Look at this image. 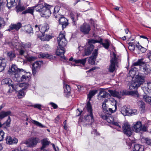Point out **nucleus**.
<instances>
[{"instance_id": "f03ea898", "label": "nucleus", "mask_w": 151, "mask_h": 151, "mask_svg": "<svg viewBox=\"0 0 151 151\" xmlns=\"http://www.w3.org/2000/svg\"><path fill=\"white\" fill-rule=\"evenodd\" d=\"M120 60L119 55H117L114 52H113L112 55L111 56L110 64L108 70L111 73L114 72L117 66L118 63Z\"/></svg>"}, {"instance_id": "5701e85b", "label": "nucleus", "mask_w": 151, "mask_h": 151, "mask_svg": "<svg viewBox=\"0 0 151 151\" xmlns=\"http://www.w3.org/2000/svg\"><path fill=\"white\" fill-rule=\"evenodd\" d=\"M109 92L112 96L116 97L118 98H121L122 95L123 94L122 92H119L115 91L109 90Z\"/></svg>"}, {"instance_id": "774afa93", "label": "nucleus", "mask_w": 151, "mask_h": 151, "mask_svg": "<svg viewBox=\"0 0 151 151\" xmlns=\"http://www.w3.org/2000/svg\"><path fill=\"white\" fill-rule=\"evenodd\" d=\"M60 7L59 6H55L54 8L53 14H54V13H58L59 10H60Z\"/></svg>"}, {"instance_id": "423d86ee", "label": "nucleus", "mask_w": 151, "mask_h": 151, "mask_svg": "<svg viewBox=\"0 0 151 151\" xmlns=\"http://www.w3.org/2000/svg\"><path fill=\"white\" fill-rule=\"evenodd\" d=\"M8 72L10 75H14L15 78L16 74H17L18 75H22V73H25V72L24 70L18 69L16 65H12L11 68L9 70Z\"/></svg>"}, {"instance_id": "69168bd1", "label": "nucleus", "mask_w": 151, "mask_h": 151, "mask_svg": "<svg viewBox=\"0 0 151 151\" xmlns=\"http://www.w3.org/2000/svg\"><path fill=\"white\" fill-rule=\"evenodd\" d=\"M27 61L31 62L34 60H35L37 58L35 57H33L32 56L28 57L27 58Z\"/></svg>"}, {"instance_id": "dca6fc26", "label": "nucleus", "mask_w": 151, "mask_h": 151, "mask_svg": "<svg viewBox=\"0 0 151 151\" xmlns=\"http://www.w3.org/2000/svg\"><path fill=\"white\" fill-rule=\"evenodd\" d=\"M22 27V24L20 22H18L16 24H11L9 26V28L7 30L10 31L13 29H15L16 30H18Z\"/></svg>"}, {"instance_id": "20e7f679", "label": "nucleus", "mask_w": 151, "mask_h": 151, "mask_svg": "<svg viewBox=\"0 0 151 151\" xmlns=\"http://www.w3.org/2000/svg\"><path fill=\"white\" fill-rule=\"evenodd\" d=\"M22 75H16V78L14 80L18 82L25 81L26 82H29L31 79V75L29 73H26L23 74V73H21Z\"/></svg>"}, {"instance_id": "a878e982", "label": "nucleus", "mask_w": 151, "mask_h": 151, "mask_svg": "<svg viewBox=\"0 0 151 151\" xmlns=\"http://www.w3.org/2000/svg\"><path fill=\"white\" fill-rule=\"evenodd\" d=\"M130 109L127 108L126 106H123L121 109V112L124 116L128 115L129 114V110Z\"/></svg>"}, {"instance_id": "09e8293b", "label": "nucleus", "mask_w": 151, "mask_h": 151, "mask_svg": "<svg viewBox=\"0 0 151 151\" xmlns=\"http://www.w3.org/2000/svg\"><path fill=\"white\" fill-rule=\"evenodd\" d=\"M25 95L23 90H20L18 92V96L19 99H21Z\"/></svg>"}, {"instance_id": "ea45409f", "label": "nucleus", "mask_w": 151, "mask_h": 151, "mask_svg": "<svg viewBox=\"0 0 151 151\" xmlns=\"http://www.w3.org/2000/svg\"><path fill=\"white\" fill-rule=\"evenodd\" d=\"M106 49H108L109 46V42L108 40H106L104 41V42H102H102L100 43Z\"/></svg>"}, {"instance_id": "a19ab883", "label": "nucleus", "mask_w": 151, "mask_h": 151, "mask_svg": "<svg viewBox=\"0 0 151 151\" xmlns=\"http://www.w3.org/2000/svg\"><path fill=\"white\" fill-rule=\"evenodd\" d=\"M102 42V39H101V40L99 41L98 40H96L93 39H91L89 40L88 41V44L87 45L89 46L91 45H92V44H94L95 43L97 42H99V43H101Z\"/></svg>"}, {"instance_id": "4c0bfd02", "label": "nucleus", "mask_w": 151, "mask_h": 151, "mask_svg": "<svg viewBox=\"0 0 151 151\" xmlns=\"http://www.w3.org/2000/svg\"><path fill=\"white\" fill-rule=\"evenodd\" d=\"M87 58L81 59H75L73 60V61L76 63H80L83 65H84L86 63Z\"/></svg>"}, {"instance_id": "9b49d317", "label": "nucleus", "mask_w": 151, "mask_h": 151, "mask_svg": "<svg viewBox=\"0 0 151 151\" xmlns=\"http://www.w3.org/2000/svg\"><path fill=\"white\" fill-rule=\"evenodd\" d=\"M91 30L90 26L88 24L84 23L80 27V30L84 34H88Z\"/></svg>"}, {"instance_id": "a18cd8bd", "label": "nucleus", "mask_w": 151, "mask_h": 151, "mask_svg": "<svg viewBox=\"0 0 151 151\" xmlns=\"http://www.w3.org/2000/svg\"><path fill=\"white\" fill-rule=\"evenodd\" d=\"M98 49H95L92 54V55L91 56V58L95 59H96L98 54Z\"/></svg>"}, {"instance_id": "2f4dec72", "label": "nucleus", "mask_w": 151, "mask_h": 151, "mask_svg": "<svg viewBox=\"0 0 151 151\" xmlns=\"http://www.w3.org/2000/svg\"><path fill=\"white\" fill-rule=\"evenodd\" d=\"M6 6L9 9L13 6L15 3V0H6Z\"/></svg>"}, {"instance_id": "c03bdc74", "label": "nucleus", "mask_w": 151, "mask_h": 151, "mask_svg": "<svg viewBox=\"0 0 151 151\" xmlns=\"http://www.w3.org/2000/svg\"><path fill=\"white\" fill-rule=\"evenodd\" d=\"M40 31L41 33H44L45 32L47 31L49 29V28L46 25L44 26H42L41 25V27H40Z\"/></svg>"}, {"instance_id": "6ab92c4d", "label": "nucleus", "mask_w": 151, "mask_h": 151, "mask_svg": "<svg viewBox=\"0 0 151 151\" xmlns=\"http://www.w3.org/2000/svg\"><path fill=\"white\" fill-rule=\"evenodd\" d=\"M39 57L42 58H47L52 61L55 59V57L51 55L48 54L41 53L39 55Z\"/></svg>"}, {"instance_id": "bf43d9fd", "label": "nucleus", "mask_w": 151, "mask_h": 151, "mask_svg": "<svg viewBox=\"0 0 151 151\" xmlns=\"http://www.w3.org/2000/svg\"><path fill=\"white\" fill-rule=\"evenodd\" d=\"M64 91L65 93H69L70 91V88L69 85L66 84L64 86Z\"/></svg>"}, {"instance_id": "5fc2aeb1", "label": "nucleus", "mask_w": 151, "mask_h": 151, "mask_svg": "<svg viewBox=\"0 0 151 151\" xmlns=\"http://www.w3.org/2000/svg\"><path fill=\"white\" fill-rule=\"evenodd\" d=\"M86 108L89 112V113H90L91 112V113H92V111L91 106L90 102H88L87 103L86 105Z\"/></svg>"}, {"instance_id": "49530a36", "label": "nucleus", "mask_w": 151, "mask_h": 151, "mask_svg": "<svg viewBox=\"0 0 151 151\" xmlns=\"http://www.w3.org/2000/svg\"><path fill=\"white\" fill-rule=\"evenodd\" d=\"M142 140L148 145H151V139L149 138H143Z\"/></svg>"}, {"instance_id": "ddd939ff", "label": "nucleus", "mask_w": 151, "mask_h": 151, "mask_svg": "<svg viewBox=\"0 0 151 151\" xmlns=\"http://www.w3.org/2000/svg\"><path fill=\"white\" fill-rule=\"evenodd\" d=\"M140 70L144 72V74L146 75L150 73L151 71L150 65L147 64H144L142 65L141 67Z\"/></svg>"}, {"instance_id": "39448f33", "label": "nucleus", "mask_w": 151, "mask_h": 151, "mask_svg": "<svg viewBox=\"0 0 151 151\" xmlns=\"http://www.w3.org/2000/svg\"><path fill=\"white\" fill-rule=\"evenodd\" d=\"M133 129L136 132H146L147 130V127L145 125H142L141 122L137 121L134 124Z\"/></svg>"}, {"instance_id": "680f3d73", "label": "nucleus", "mask_w": 151, "mask_h": 151, "mask_svg": "<svg viewBox=\"0 0 151 151\" xmlns=\"http://www.w3.org/2000/svg\"><path fill=\"white\" fill-rule=\"evenodd\" d=\"M10 117L9 116L8 119L7 120L6 122L4 124V125L5 126V128L8 127L9 126V124H10Z\"/></svg>"}, {"instance_id": "1a4fd4ad", "label": "nucleus", "mask_w": 151, "mask_h": 151, "mask_svg": "<svg viewBox=\"0 0 151 151\" xmlns=\"http://www.w3.org/2000/svg\"><path fill=\"white\" fill-rule=\"evenodd\" d=\"M42 63V61H37L35 62L32 64V73L33 75L36 74L38 70L40 68Z\"/></svg>"}, {"instance_id": "72a5a7b5", "label": "nucleus", "mask_w": 151, "mask_h": 151, "mask_svg": "<svg viewBox=\"0 0 151 151\" xmlns=\"http://www.w3.org/2000/svg\"><path fill=\"white\" fill-rule=\"evenodd\" d=\"M129 94L135 97H139V94L136 91H130L127 92V93H124V94Z\"/></svg>"}, {"instance_id": "de8ad7c7", "label": "nucleus", "mask_w": 151, "mask_h": 151, "mask_svg": "<svg viewBox=\"0 0 151 151\" xmlns=\"http://www.w3.org/2000/svg\"><path fill=\"white\" fill-rule=\"evenodd\" d=\"M147 89L146 90V88L144 90V92L146 93V91H147V93H151V82H149L147 83Z\"/></svg>"}, {"instance_id": "6e6d98bb", "label": "nucleus", "mask_w": 151, "mask_h": 151, "mask_svg": "<svg viewBox=\"0 0 151 151\" xmlns=\"http://www.w3.org/2000/svg\"><path fill=\"white\" fill-rule=\"evenodd\" d=\"M106 121L108 123L112 124L114 121V119L113 116H108L107 118V119Z\"/></svg>"}, {"instance_id": "4be33fe9", "label": "nucleus", "mask_w": 151, "mask_h": 151, "mask_svg": "<svg viewBox=\"0 0 151 151\" xmlns=\"http://www.w3.org/2000/svg\"><path fill=\"white\" fill-rule=\"evenodd\" d=\"M87 49L85 50V55L83 56H88L91 54L92 51L94 48V46L93 45H91L88 46L87 45Z\"/></svg>"}, {"instance_id": "58836bf2", "label": "nucleus", "mask_w": 151, "mask_h": 151, "mask_svg": "<svg viewBox=\"0 0 151 151\" xmlns=\"http://www.w3.org/2000/svg\"><path fill=\"white\" fill-rule=\"evenodd\" d=\"M30 121L33 124H35V125L39 127H40L41 128H44L45 127L42 124L40 123L38 121H36L33 120L32 119H31L30 120Z\"/></svg>"}, {"instance_id": "f257e3e1", "label": "nucleus", "mask_w": 151, "mask_h": 151, "mask_svg": "<svg viewBox=\"0 0 151 151\" xmlns=\"http://www.w3.org/2000/svg\"><path fill=\"white\" fill-rule=\"evenodd\" d=\"M52 7V6L44 2H40L37 6H35V10L39 12L42 17H49L51 14L50 10Z\"/></svg>"}, {"instance_id": "e433bc0d", "label": "nucleus", "mask_w": 151, "mask_h": 151, "mask_svg": "<svg viewBox=\"0 0 151 151\" xmlns=\"http://www.w3.org/2000/svg\"><path fill=\"white\" fill-rule=\"evenodd\" d=\"M7 54L11 60L16 57V54L14 51L7 52Z\"/></svg>"}, {"instance_id": "13d9d810", "label": "nucleus", "mask_w": 151, "mask_h": 151, "mask_svg": "<svg viewBox=\"0 0 151 151\" xmlns=\"http://www.w3.org/2000/svg\"><path fill=\"white\" fill-rule=\"evenodd\" d=\"M135 73V72L134 70V69L133 70H131L129 71V75L130 76L132 77V79L136 75Z\"/></svg>"}, {"instance_id": "3c124183", "label": "nucleus", "mask_w": 151, "mask_h": 151, "mask_svg": "<svg viewBox=\"0 0 151 151\" xmlns=\"http://www.w3.org/2000/svg\"><path fill=\"white\" fill-rule=\"evenodd\" d=\"M129 112V116H132L133 115H135L137 114L138 113L137 110L135 109L133 110L130 109Z\"/></svg>"}, {"instance_id": "6e6552de", "label": "nucleus", "mask_w": 151, "mask_h": 151, "mask_svg": "<svg viewBox=\"0 0 151 151\" xmlns=\"http://www.w3.org/2000/svg\"><path fill=\"white\" fill-rule=\"evenodd\" d=\"M122 130L124 133L128 136L132 134V130L130 125L128 123H125L122 125Z\"/></svg>"}, {"instance_id": "cd10ccee", "label": "nucleus", "mask_w": 151, "mask_h": 151, "mask_svg": "<svg viewBox=\"0 0 151 151\" xmlns=\"http://www.w3.org/2000/svg\"><path fill=\"white\" fill-rule=\"evenodd\" d=\"M10 111H2L0 112V119H2L4 117L11 114Z\"/></svg>"}, {"instance_id": "9d476101", "label": "nucleus", "mask_w": 151, "mask_h": 151, "mask_svg": "<svg viewBox=\"0 0 151 151\" xmlns=\"http://www.w3.org/2000/svg\"><path fill=\"white\" fill-rule=\"evenodd\" d=\"M40 142L39 138L37 137L32 138L28 140L26 142L29 147H33Z\"/></svg>"}, {"instance_id": "2eb2a0df", "label": "nucleus", "mask_w": 151, "mask_h": 151, "mask_svg": "<svg viewBox=\"0 0 151 151\" xmlns=\"http://www.w3.org/2000/svg\"><path fill=\"white\" fill-rule=\"evenodd\" d=\"M2 85L6 84L9 86H11L12 88V90L15 89L14 86L12 83L11 79L9 78H6L2 80L1 82Z\"/></svg>"}, {"instance_id": "7ed1b4c3", "label": "nucleus", "mask_w": 151, "mask_h": 151, "mask_svg": "<svg viewBox=\"0 0 151 151\" xmlns=\"http://www.w3.org/2000/svg\"><path fill=\"white\" fill-rule=\"evenodd\" d=\"M144 80V78L143 76L139 74L136 75L132 79L130 88L133 87L134 88H137L143 83Z\"/></svg>"}, {"instance_id": "f3484780", "label": "nucleus", "mask_w": 151, "mask_h": 151, "mask_svg": "<svg viewBox=\"0 0 151 151\" xmlns=\"http://www.w3.org/2000/svg\"><path fill=\"white\" fill-rule=\"evenodd\" d=\"M58 20L60 24L62 25V29H63L68 25V20L65 18L62 17Z\"/></svg>"}, {"instance_id": "79ce46f5", "label": "nucleus", "mask_w": 151, "mask_h": 151, "mask_svg": "<svg viewBox=\"0 0 151 151\" xmlns=\"http://www.w3.org/2000/svg\"><path fill=\"white\" fill-rule=\"evenodd\" d=\"M136 46L139 50H140V51L143 53L145 52L146 51V49L140 45L138 42L136 45Z\"/></svg>"}, {"instance_id": "7c9ffc66", "label": "nucleus", "mask_w": 151, "mask_h": 151, "mask_svg": "<svg viewBox=\"0 0 151 151\" xmlns=\"http://www.w3.org/2000/svg\"><path fill=\"white\" fill-rule=\"evenodd\" d=\"M16 8L17 12L22 11L25 9V7L22 5L20 1L18 2Z\"/></svg>"}, {"instance_id": "c85d7f7f", "label": "nucleus", "mask_w": 151, "mask_h": 151, "mask_svg": "<svg viewBox=\"0 0 151 151\" xmlns=\"http://www.w3.org/2000/svg\"><path fill=\"white\" fill-rule=\"evenodd\" d=\"M24 29L25 32L27 33H31L33 32V29L31 26L30 25H27L24 26Z\"/></svg>"}, {"instance_id": "b1692460", "label": "nucleus", "mask_w": 151, "mask_h": 151, "mask_svg": "<svg viewBox=\"0 0 151 151\" xmlns=\"http://www.w3.org/2000/svg\"><path fill=\"white\" fill-rule=\"evenodd\" d=\"M19 45V46L18 51L19 55H24V53L26 52L27 50L19 43H17L16 45Z\"/></svg>"}, {"instance_id": "0e129e2a", "label": "nucleus", "mask_w": 151, "mask_h": 151, "mask_svg": "<svg viewBox=\"0 0 151 151\" xmlns=\"http://www.w3.org/2000/svg\"><path fill=\"white\" fill-rule=\"evenodd\" d=\"M4 133L2 130L0 131V141H2L4 138Z\"/></svg>"}, {"instance_id": "864d4df0", "label": "nucleus", "mask_w": 151, "mask_h": 151, "mask_svg": "<svg viewBox=\"0 0 151 151\" xmlns=\"http://www.w3.org/2000/svg\"><path fill=\"white\" fill-rule=\"evenodd\" d=\"M129 49L131 51H133L134 50L135 46L133 43L129 42Z\"/></svg>"}, {"instance_id": "f8f14e48", "label": "nucleus", "mask_w": 151, "mask_h": 151, "mask_svg": "<svg viewBox=\"0 0 151 151\" xmlns=\"http://www.w3.org/2000/svg\"><path fill=\"white\" fill-rule=\"evenodd\" d=\"M38 37L42 40L49 41L52 39V36L50 34H45L44 33H39L38 35Z\"/></svg>"}, {"instance_id": "412c9836", "label": "nucleus", "mask_w": 151, "mask_h": 151, "mask_svg": "<svg viewBox=\"0 0 151 151\" xmlns=\"http://www.w3.org/2000/svg\"><path fill=\"white\" fill-rule=\"evenodd\" d=\"M18 140L16 138H12L10 136H7L6 139V143L9 145H12L14 143H16Z\"/></svg>"}, {"instance_id": "8fccbe9b", "label": "nucleus", "mask_w": 151, "mask_h": 151, "mask_svg": "<svg viewBox=\"0 0 151 151\" xmlns=\"http://www.w3.org/2000/svg\"><path fill=\"white\" fill-rule=\"evenodd\" d=\"M143 99L146 102L151 103V97L147 95L144 96Z\"/></svg>"}, {"instance_id": "c756f323", "label": "nucleus", "mask_w": 151, "mask_h": 151, "mask_svg": "<svg viewBox=\"0 0 151 151\" xmlns=\"http://www.w3.org/2000/svg\"><path fill=\"white\" fill-rule=\"evenodd\" d=\"M144 147L139 144L135 145L133 150V151H144Z\"/></svg>"}, {"instance_id": "f704fd0d", "label": "nucleus", "mask_w": 151, "mask_h": 151, "mask_svg": "<svg viewBox=\"0 0 151 151\" xmlns=\"http://www.w3.org/2000/svg\"><path fill=\"white\" fill-rule=\"evenodd\" d=\"M143 59L142 58L139 59L136 62L133 63V65L135 66L139 65L141 67L142 65L144 63V62L143 61Z\"/></svg>"}, {"instance_id": "473e14b6", "label": "nucleus", "mask_w": 151, "mask_h": 151, "mask_svg": "<svg viewBox=\"0 0 151 151\" xmlns=\"http://www.w3.org/2000/svg\"><path fill=\"white\" fill-rule=\"evenodd\" d=\"M34 10H35V6L30 8L29 7L28 9L23 12L22 13V14H25L27 13H30L33 15Z\"/></svg>"}, {"instance_id": "4468645a", "label": "nucleus", "mask_w": 151, "mask_h": 151, "mask_svg": "<svg viewBox=\"0 0 151 151\" xmlns=\"http://www.w3.org/2000/svg\"><path fill=\"white\" fill-rule=\"evenodd\" d=\"M65 52L64 48L59 47L57 50L56 53L57 55L60 56L62 59L65 60L66 58L64 55Z\"/></svg>"}, {"instance_id": "052dcab7", "label": "nucleus", "mask_w": 151, "mask_h": 151, "mask_svg": "<svg viewBox=\"0 0 151 151\" xmlns=\"http://www.w3.org/2000/svg\"><path fill=\"white\" fill-rule=\"evenodd\" d=\"M110 101H111V104L112 105L114 106V107L115 108V110H116V109L117 106H116V101L114 99L112 98H111L110 99Z\"/></svg>"}, {"instance_id": "e2e57ef3", "label": "nucleus", "mask_w": 151, "mask_h": 151, "mask_svg": "<svg viewBox=\"0 0 151 151\" xmlns=\"http://www.w3.org/2000/svg\"><path fill=\"white\" fill-rule=\"evenodd\" d=\"M112 124H114L116 127V129H118V130L119 131L120 129H121V127L120 124L117 122H115L114 121Z\"/></svg>"}, {"instance_id": "393cba45", "label": "nucleus", "mask_w": 151, "mask_h": 151, "mask_svg": "<svg viewBox=\"0 0 151 151\" xmlns=\"http://www.w3.org/2000/svg\"><path fill=\"white\" fill-rule=\"evenodd\" d=\"M99 95L101 98H105L109 96V93L106 92L104 89H101L100 91Z\"/></svg>"}, {"instance_id": "aec40b11", "label": "nucleus", "mask_w": 151, "mask_h": 151, "mask_svg": "<svg viewBox=\"0 0 151 151\" xmlns=\"http://www.w3.org/2000/svg\"><path fill=\"white\" fill-rule=\"evenodd\" d=\"M7 60L4 58H0V72L3 71L6 65Z\"/></svg>"}, {"instance_id": "4d7b16f0", "label": "nucleus", "mask_w": 151, "mask_h": 151, "mask_svg": "<svg viewBox=\"0 0 151 151\" xmlns=\"http://www.w3.org/2000/svg\"><path fill=\"white\" fill-rule=\"evenodd\" d=\"M26 50L27 48L30 47L31 46V44L30 43L28 42L25 44H24L22 43L20 44Z\"/></svg>"}, {"instance_id": "37998d69", "label": "nucleus", "mask_w": 151, "mask_h": 151, "mask_svg": "<svg viewBox=\"0 0 151 151\" xmlns=\"http://www.w3.org/2000/svg\"><path fill=\"white\" fill-rule=\"evenodd\" d=\"M97 91H98L96 90L90 91L88 94V98L90 99H91L97 93Z\"/></svg>"}, {"instance_id": "0eeeda50", "label": "nucleus", "mask_w": 151, "mask_h": 151, "mask_svg": "<svg viewBox=\"0 0 151 151\" xmlns=\"http://www.w3.org/2000/svg\"><path fill=\"white\" fill-rule=\"evenodd\" d=\"M57 40L59 47L64 48L67 43V41L65 37L64 32L60 33L58 37L57 38Z\"/></svg>"}, {"instance_id": "bb28decb", "label": "nucleus", "mask_w": 151, "mask_h": 151, "mask_svg": "<svg viewBox=\"0 0 151 151\" xmlns=\"http://www.w3.org/2000/svg\"><path fill=\"white\" fill-rule=\"evenodd\" d=\"M42 144V146L41 147V150L44 149L46 146L49 145L50 142L48 140L47 138H45L41 141Z\"/></svg>"}, {"instance_id": "a211bd4d", "label": "nucleus", "mask_w": 151, "mask_h": 151, "mask_svg": "<svg viewBox=\"0 0 151 151\" xmlns=\"http://www.w3.org/2000/svg\"><path fill=\"white\" fill-rule=\"evenodd\" d=\"M94 120L92 113H90L87 115L85 119V122L87 124H91L94 122Z\"/></svg>"}, {"instance_id": "603ef678", "label": "nucleus", "mask_w": 151, "mask_h": 151, "mask_svg": "<svg viewBox=\"0 0 151 151\" xmlns=\"http://www.w3.org/2000/svg\"><path fill=\"white\" fill-rule=\"evenodd\" d=\"M5 25V22L3 18L0 17V28H3Z\"/></svg>"}, {"instance_id": "c9c22d12", "label": "nucleus", "mask_w": 151, "mask_h": 151, "mask_svg": "<svg viewBox=\"0 0 151 151\" xmlns=\"http://www.w3.org/2000/svg\"><path fill=\"white\" fill-rule=\"evenodd\" d=\"M30 86V85L27 83H20L19 85V87L22 88V90H26Z\"/></svg>"}, {"instance_id": "338daca9", "label": "nucleus", "mask_w": 151, "mask_h": 151, "mask_svg": "<svg viewBox=\"0 0 151 151\" xmlns=\"http://www.w3.org/2000/svg\"><path fill=\"white\" fill-rule=\"evenodd\" d=\"M138 103V104L140 106V107L142 109V110H144L145 107V103L142 101H139Z\"/></svg>"}]
</instances>
